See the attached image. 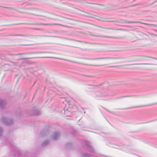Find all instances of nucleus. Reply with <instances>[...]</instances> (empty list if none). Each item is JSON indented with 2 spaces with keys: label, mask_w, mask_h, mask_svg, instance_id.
Masks as SVG:
<instances>
[{
  "label": "nucleus",
  "mask_w": 157,
  "mask_h": 157,
  "mask_svg": "<svg viewBox=\"0 0 157 157\" xmlns=\"http://www.w3.org/2000/svg\"><path fill=\"white\" fill-rule=\"evenodd\" d=\"M148 25H151V24H147Z\"/></svg>",
  "instance_id": "23"
},
{
  "label": "nucleus",
  "mask_w": 157,
  "mask_h": 157,
  "mask_svg": "<svg viewBox=\"0 0 157 157\" xmlns=\"http://www.w3.org/2000/svg\"><path fill=\"white\" fill-rule=\"evenodd\" d=\"M132 96H133L128 95V96H122V97H121V98H124V97H131Z\"/></svg>",
  "instance_id": "15"
},
{
  "label": "nucleus",
  "mask_w": 157,
  "mask_h": 157,
  "mask_svg": "<svg viewBox=\"0 0 157 157\" xmlns=\"http://www.w3.org/2000/svg\"><path fill=\"white\" fill-rule=\"evenodd\" d=\"M129 23H135V22H135V21H131L129 22Z\"/></svg>",
  "instance_id": "19"
},
{
  "label": "nucleus",
  "mask_w": 157,
  "mask_h": 157,
  "mask_svg": "<svg viewBox=\"0 0 157 157\" xmlns=\"http://www.w3.org/2000/svg\"><path fill=\"white\" fill-rule=\"evenodd\" d=\"M147 64H135L134 65Z\"/></svg>",
  "instance_id": "18"
},
{
  "label": "nucleus",
  "mask_w": 157,
  "mask_h": 157,
  "mask_svg": "<svg viewBox=\"0 0 157 157\" xmlns=\"http://www.w3.org/2000/svg\"><path fill=\"white\" fill-rule=\"evenodd\" d=\"M120 58H114V57H105V58H97L94 59L95 60H100V59H120Z\"/></svg>",
  "instance_id": "7"
},
{
  "label": "nucleus",
  "mask_w": 157,
  "mask_h": 157,
  "mask_svg": "<svg viewBox=\"0 0 157 157\" xmlns=\"http://www.w3.org/2000/svg\"><path fill=\"white\" fill-rule=\"evenodd\" d=\"M32 53H19L18 54H16V55H20L24 54H32Z\"/></svg>",
  "instance_id": "13"
},
{
  "label": "nucleus",
  "mask_w": 157,
  "mask_h": 157,
  "mask_svg": "<svg viewBox=\"0 0 157 157\" xmlns=\"http://www.w3.org/2000/svg\"><path fill=\"white\" fill-rule=\"evenodd\" d=\"M30 59V58H22V59H18V60H24V59Z\"/></svg>",
  "instance_id": "16"
},
{
  "label": "nucleus",
  "mask_w": 157,
  "mask_h": 157,
  "mask_svg": "<svg viewBox=\"0 0 157 157\" xmlns=\"http://www.w3.org/2000/svg\"><path fill=\"white\" fill-rule=\"evenodd\" d=\"M2 121L3 124L6 125L11 124L13 123V119L8 118L5 117H2Z\"/></svg>",
  "instance_id": "2"
},
{
  "label": "nucleus",
  "mask_w": 157,
  "mask_h": 157,
  "mask_svg": "<svg viewBox=\"0 0 157 157\" xmlns=\"http://www.w3.org/2000/svg\"><path fill=\"white\" fill-rule=\"evenodd\" d=\"M82 157H91L92 155L86 153H84L82 154Z\"/></svg>",
  "instance_id": "9"
},
{
  "label": "nucleus",
  "mask_w": 157,
  "mask_h": 157,
  "mask_svg": "<svg viewBox=\"0 0 157 157\" xmlns=\"http://www.w3.org/2000/svg\"><path fill=\"white\" fill-rule=\"evenodd\" d=\"M3 132V128L0 127V136H1L2 134V132Z\"/></svg>",
  "instance_id": "12"
},
{
  "label": "nucleus",
  "mask_w": 157,
  "mask_h": 157,
  "mask_svg": "<svg viewBox=\"0 0 157 157\" xmlns=\"http://www.w3.org/2000/svg\"><path fill=\"white\" fill-rule=\"evenodd\" d=\"M6 102L5 100H0V108L3 109L5 106Z\"/></svg>",
  "instance_id": "4"
},
{
  "label": "nucleus",
  "mask_w": 157,
  "mask_h": 157,
  "mask_svg": "<svg viewBox=\"0 0 157 157\" xmlns=\"http://www.w3.org/2000/svg\"><path fill=\"white\" fill-rule=\"evenodd\" d=\"M34 25H58L57 23H36L33 24Z\"/></svg>",
  "instance_id": "6"
},
{
  "label": "nucleus",
  "mask_w": 157,
  "mask_h": 157,
  "mask_svg": "<svg viewBox=\"0 0 157 157\" xmlns=\"http://www.w3.org/2000/svg\"><path fill=\"white\" fill-rule=\"evenodd\" d=\"M49 141L48 140H46L42 143V145L43 146H46L49 143Z\"/></svg>",
  "instance_id": "10"
},
{
  "label": "nucleus",
  "mask_w": 157,
  "mask_h": 157,
  "mask_svg": "<svg viewBox=\"0 0 157 157\" xmlns=\"http://www.w3.org/2000/svg\"><path fill=\"white\" fill-rule=\"evenodd\" d=\"M15 36H23V35H16Z\"/></svg>",
  "instance_id": "21"
},
{
  "label": "nucleus",
  "mask_w": 157,
  "mask_h": 157,
  "mask_svg": "<svg viewBox=\"0 0 157 157\" xmlns=\"http://www.w3.org/2000/svg\"><path fill=\"white\" fill-rule=\"evenodd\" d=\"M39 16L41 17H43L44 16H43L41 15H38Z\"/></svg>",
  "instance_id": "22"
},
{
  "label": "nucleus",
  "mask_w": 157,
  "mask_h": 157,
  "mask_svg": "<svg viewBox=\"0 0 157 157\" xmlns=\"http://www.w3.org/2000/svg\"><path fill=\"white\" fill-rule=\"evenodd\" d=\"M98 36L101 37H107V38H114L113 37H108L107 36Z\"/></svg>",
  "instance_id": "14"
},
{
  "label": "nucleus",
  "mask_w": 157,
  "mask_h": 157,
  "mask_svg": "<svg viewBox=\"0 0 157 157\" xmlns=\"http://www.w3.org/2000/svg\"><path fill=\"white\" fill-rule=\"evenodd\" d=\"M60 135L59 132H55L52 135V138L53 140H56L58 139Z\"/></svg>",
  "instance_id": "5"
},
{
  "label": "nucleus",
  "mask_w": 157,
  "mask_h": 157,
  "mask_svg": "<svg viewBox=\"0 0 157 157\" xmlns=\"http://www.w3.org/2000/svg\"><path fill=\"white\" fill-rule=\"evenodd\" d=\"M72 144L71 143H67L66 144V146L67 147H70L72 146Z\"/></svg>",
  "instance_id": "11"
},
{
  "label": "nucleus",
  "mask_w": 157,
  "mask_h": 157,
  "mask_svg": "<svg viewBox=\"0 0 157 157\" xmlns=\"http://www.w3.org/2000/svg\"><path fill=\"white\" fill-rule=\"evenodd\" d=\"M152 35H153V36H156V37L157 36V35H156L155 34H152Z\"/></svg>",
  "instance_id": "20"
},
{
  "label": "nucleus",
  "mask_w": 157,
  "mask_h": 157,
  "mask_svg": "<svg viewBox=\"0 0 157 157\" xmlns=\"http://www.w3.org/2000/svg\"><path fill=\"white\" fill-rule=\"evenodd\" d=\"M156 37H157V36Z\"/></svg>",
  "instance_id": "24"
},
{
  "label": "nucleus",
  "mask_w": 157,
  "mask_h": 157,
  "mask_svg": "<svg viewBox=\"0 0 157 157\" xmlns=\"http://www.w3.org/2000/svg\"><path fill=\"white\" fill-rule=\"evenodd\" d=\"M13 146V144L12 143V142H11L10 143V147H12Z\"/></svg>",
  "instance_id": "17"
},
{
  "label": "nucleus",
  "mask_w": 157,
  "mask_h": 157,
  "mask_svg": "<svg viewBox=\"0 0 157 157\" xmlns=\"http://www.w3.org/2000/svg\"><path fill=\"white\" fill-rule=\"evenodd\" d=\"M41 114V112L37 110H34L31 112L29 115L30 116H38Z\"/></svg>",
  "instance_id": "3"
},
{
  "label": "nucleus",
  "mask_w": 157,
  "mask_h": 157,
  "mask_svg": "<svg viewBox=\"0 0 157 157\" xmlns=\"http://www.w3.org/2000/svg\"><path fill=\"white\" fill-rule=\"evenodd\" d=\"M82 144L83 145H84L85 147V148L87 151L92 153L94 152V149L92 147L91 144L89 142L83 141L82 142Z\"/></svg>",
  "instance_id": "1"
},
{
  "label": "nucleus",
  "mask_w": 157,
  "mask_h": 157,
  "mask_svg": "<svg viewBox=\"0 0 157 157\" xmlns=\"http://www.w3.org/2000/svg\"><path fill=\"white\" fill-rule=\"evenodd\" d=\"M49 132L47 130H43L41 132L40 135L41 136L44 137L47 136Z\"/></svg>",
  "instance_id": "8"
}]
</instances>
